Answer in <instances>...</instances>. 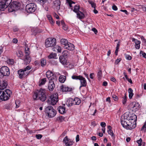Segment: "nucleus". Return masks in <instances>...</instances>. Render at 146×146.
<instances>
[{
	"instance_id": "680f3d73",
	"label": "nucleus",
	"mask_w": 146,
	"mask_h": 146,
	"mask_svg": "<svg viewBox=\"0 0 146 146\" xmlns=\"http://www.w3.org/2000/svg\"><path fill=\"white\" fill-rule=\"evenodd\" d=\"M13 30L14 32L18 31L19 30V29L17 27H15L13 28Z\"/></svg>"
},
{
	"instance_id": "b1692460",
	"label": "nucleus",
	"mask_w": 146,
	"mask_h": 146,
	"mask_svg": "<svg viewBox=\"0 0 146 146\" xmlns=\"http://www.w3.org/2000/svg\"><path fill=\"white\" fill-rule=\"evenodd\" d=\"M61 89L62 91L64 92L70 91L71 89L65 86L62 85L61 86Z\"/></svg>"
},
{
	"instance_id": "f03ea898",
	"label": "nucleus",
	"mask_w": 146,
	"mask_h": 146,
	"mask_svg": "<svg viewBox=\"0 0 146 146\" xmlns=\"http://www.w3.org/2000/svg\"><path fill=\"white\" fill-rule=\"evenodd\" d=\"M121 123L123 127L128 130H131L135 128L136 126V125L134 122H130L128 119H121Z\"/></svg>"
},
{
	"instance_id": "8fccbe9b",
	"label": "nucleus",
	"mask_w": 146,
	"mask_h": 146,
	"mask_svg": "<svg viewBox=\"0 0 146 146\" xmlns=\"http://www.w3.org/2000/svg\"><path fill=\"white\" fill-rule=\"evenodd\" d=\"M63 56H64V57L65 56H67L69 54V53L68 51L67 50H64V51L62 53Z\"/></svg>"
},
{
	"instance_id": "f3484780",
	"label": "nucleus",
	"mask_w": 146,
	"mask_h": 146,
	"mask_svg": "<svg viewBox=\"0 0 146 146\" xmlns=\"http://www.w3.org/2000/svg\"><path fill=\"white\" fill-rule=\"evenodd\" d=\"M59 59L60 62L63 65H67V60L64 56L62 55L60 56Z\"/></svg>"
},
{
	"instance_id": "69168bd1",
	"label": "nucleus",
	"mask_w": 146,
	"mask_h": 146,
	"mask_svg": "<svg viewBox=\"0 0 146 146\" xmlns=\"http://www.w3.org/2000/svg\"><path fill=\"white\" fill-rule=\"evenodd\" d=\"M112 8L113 10L114 11H116L117 10V6L115 5H114L112 7Z\"/></svg>"
},
{
	"instance_id": "774afa93",
	"label": "nucleus",
	"mask_w": 146,
	"mask_h": 146,
	"mask_svg": "<svg viewBox=\"0 0 146 146\" xmlns=\"http://www.w3.org/2000/svg\"><path fill=\"white\" fill-rule=\"evenodd\" d=\"M35 64L36 65H40V63L38 60L35 61L34 62Z\"/></svg>"
},
{
	"instance_id": "c756f323",
	"label": "nucleus",
	"mask_w": 146,
	"mask_h": 146,
	"mask_svg": "<svg viewBox=\"0 0 146 146\" xmlns=\"http://www.w3.org/2000/svg\"><path fill=\"white\" fill-rule=\"evenodd\" d=\"M40 63L41 66L42 67H44L46 65V60L44 58H42L40 60Z\"/></svg>"
},
{
	"instance_id": "4468645a",
	"label": "nucleus",
	"mask_w": 146,
	"mask_h": 146,
	"mask_svg": "<svg viewBox=\"0 0 146 146\" xmlns=\"http://www.w3.org/2000/svg\"><path fill=\"white\" fill-rule=\"evenodd\" d=\"M79 80L80 81V86L79 88L80 89L82 87H86L87 84L86 79L82 76H81Z\"/></svg>"
},
{
	"instance_id": "c03bdc74",
	"label": "nucleus",
	"mask_w": 146,
	"mask_h": 146,
	"mask_svg": "<svg viewBox=\"0 0 146 146\" xmlns=\"http://www.w3.org/2000/svg\"><path fill=\"white\" fill-rule=\"evenodd\" d=\"M108 134H109L113 133V131L111 129L112 127L111 126L108 125Z\"/></svg>"
},
{
	"instance_id": "a18cd8bd",
	"label": "nucleus",
	"mask_w": 146,
	"mask_h": 146,
	"mask_svg": "<svg viewBox=\"0 0 146 146\" xmlns=\"http://www.w3.org/2000/svg\"><path fill=\"white\" fill-rule=\"evenodd\" d=\"M123 99L122 100V103L124 105L126 103L127 101V96L125 94V95L124 97H123Z\"/></svg>"
},
{
	"instance_id": "f257e3e1",
	"label": "nucleus",
	"mask_w": 146,
	"mask_h": 146,
	"mask_svg": "<svg viewBox=\"0 0 146 146\" xmlns=\"http://www.w3.org/2000/svg\"><path fill=\"white\" fill-rule=\"evenodd\" d=\"M33 97L34 100L40 99L42 102L44 101L46 98L45 90L42 89L37 90L36 91Z\"/></svg>"
},
{
	"instance_id": "6e6552de",
	"label": "nucleus",
	"mask_w": 146,
	"mask_h": 146,
	"mask_svg": "<svg viewBox=\"0 0 146 146\" xmlns=\"http://www.w3.org/2000/svg\"><path fill=\"white\" fill-rule=\"evenodd\" d=\"M36 9V5L34 3L27 4L26 6V10L29 13H32Z\"/></svg>"
},
{
	"instance_id": "a19ab883",
	"label": "nucleus",
	"mask_w": 146,
	"mask_h": 146,
	"mask_svg": "<svg viewBox=\"0 0 146 146\" xmlns=\"http://www.w3.org/2000/svg\"><path fill=\"white\" fill-rule=\"evenodd\" d=\"M120 45V42H118V43L117 44V46L116 47V50L115 51V54L116 55H117L118 54V51L119 49V47Z\"/></svg>"
},
{
	"instance_id": "0eeeda50",
	"label": "nucleus",
	"mask_w": 146,
	"mask_h": 146,
	"mask_svg": "<svg viewBox=\"0 0 146 146\" xmlns=\"http://www.w3.org/2000/svg\"><path fill=\"white\" fill-rule=\"evenodd\" d=\"M56 39L53 38H47L45 42V45L46 47L54 46L56 44Z\"/></svg>"
},
{
	"instance_id": "79ce46f5",
	"label": "nucleus",
	"mask_w": 146,
	"mask_h": 146,
	"mask_svg": "<svg viewBox=\"0 0 146 146\" xmlns=\"http://www.w3.org/2000/svg\"><path fill=\"white\" fill-rule=\"evenodd\" d=\"M56 54L54 53H51L48 56L50 58H55L56 56Z\"/></svg>"
},
{
	"instance_id": "bb28decb",
	"label": "nucleus",
	"mask_w": 146,
	"mask_h": 146,
	"mask_svg": "<svg viewBox=\"0 0 146 146\" xmlns=\"http://www.w3.org/2000/svg\"><path fill=\"white\" fill-rule=\"evenodd\" d=\"M73 99L72 98H69L66 102V105L68 106H71L74 105L73 104Z\"/></svg>"
},
{
	"instance_id": "cd10ccee",
	"label": "nucleus",
	"mask_w": 146,
	"mask_h": 146,
	"mask_svg": "<svg viewBox=\"0 0 146 146\" xmlns=\"http://www.w3.org/2000/svg\"><path fill=\"white\" fill-rule=\"evenodd\" d=\"M52 50L54 51L60 52H61L62 49L60 47L56 45L55 47L53 48Z\"/></svg>"
},
{
	"instance_id": "2eb2a0df",
	"label": "nucleus",
	"mask_w": 146,
	"mask_h": 146,
	"mask_svg": "<svg viewBox=\"0 0 146 146\" xmlns=\"http://www.w3.org/2000/svg\"><path fill=\"white\" fill-rule=\"evenodd\" d=\"M54 6L57 10H59L60 8L61 2L60 0H55L53 1Z\"/></svg>"
},
{
	"instance_id": "e2e57ef3",
	"label": "nucleus",
	"mask_w": 146,
	"mask_h": 146,
	"mask_svg": "<svg viewBox=\"0 0 146 146\" xmlns=\"http://www.w3.org/2000/svg\"><path fill=\"white\" fill-rule=\"evenodd\" d=\"M121 59L120 58L117 59L115 61V64H117L118 63L121 61Z\"/></svg>"
},
{
	"instance_id": "58836bf2",
	"label": "nucleus",
	"mask_w": 146,
	"mask_h": 146,
	"mask_svg": "<svg viewBox=\"0 0 146 146\" xmlns=\"http://www.w3.org/2000/svg\"><path fill=\"white\" fill-rule=\"evenodd\" d=\"M69 141V139L66 136L64 139L63 141L65 144V145L66 146L67 144H68Z\"/></svg>"
},
{
	"instance_id": "4d7b16f0",
	"label": "nucleus",
	"mask_w": 146,
	"mask_h": 146,
	"mask_svg": "<svg viewBox=\"0 0 146 146\" xmlns=\"http://www.w3.org/2000/svg\"><path fill=\"white\" fill-rule=\"evenodd\" d=\"M23 70L24 71L25 74V76H27V75H29V74L30 73V72L31 71H27V70H25H25Z\"/></svg>"
},
{
	"instance_id": "2f4dec72",
	"label": "nucleus",
	"mask_w": 146,
	"mask_h": 146,
	"mask_svg": "<svg viewBox=\"0 0 146 146\" xmlns=\"http://www.w3.org/2000/svg\"><path fill=\"white\" fill-rule=\"evenodd\" d=\"M66 77L64 76H60L59 78V80L61 83H64L66 80Z\"/></svg>"
},
{
	"instance_id": "49530a36",
	"label": "nucleus",
	"mask_w": 146,
	"mask_h": 146,
	"mask_svg": "<svg viewBox=\"0 0 146 146\" xmlns=\"http://www.w3.org/2000/svg\"><path fill=\"white\" fill-rule=\"evenodd\" d=\"M141 40H142L143 42V43L144 45L146 46V39H145L144 37L143 36H142L141 37Z\"/></svg>"
},
{
	"instance_id": "de8ad7c7",
	"label": "nucleus",
	"mask_w": 146,
	"mask_h": 146,
	"mask_svg": "<svg viewBox=\"0 0 146 146\" xmlns=\"http://www.w3.org/2000/svg\"><path fill=\"white\" fill-rule=\"evenodd\" d=\"M64 118L63 116H60L57 118V120L60 121V122H62L64 120Z\"/></svg>"
},
{
	"instance_id": "603ef678",
	"label": "nucleus",
	"mask_w": 146,
	"mask_h": 146,
	"mask_svg": "<svg viewBox=\"0 0 146 146\" xmlns=\"http://www.w3.org/2000/svg\"><path fill=\"white\" fill-rule=\"evenodd\" d=\"M20 102L18 100H17L15 101V104L16 105V108H18L20 106Z\"/></svg>"
},
{
	"instance_id": "13d9d810",
	"label": "nucleus",
	"mask_w": 146,
	"mask_h": 146,
	"mask_svg": "<svg viewBox=\"0 0 146 146\" xmlns=\"http://www.w3.org/2000/svg\"><path fill=\"white\" fill-rule=\"evenodd\" d=\"M36 137L37 139H40L42 137V136L40 134H38L36 135Z\"/></svg>"
},
{
	"instance_id": "ea45409f",
	"label": "nucleus",
	"mask_w": 146,
	"mask_h": 146,
	"mask_svg": "<svg viewBox=\"0 0 146 146\" xmlns=\"http://www.w3.org/2000/svg\"><path fill=\"white\" fill-rule=\"evenodd\" d=\"M37 2H38L41 5H44L46 2L48 0H35Z\"/></svg>"
},
{
	"instance_id": "4c0bfd02",
	"label": "nucleus",
	"mask_w": 146,
	"mask_h": 146,
	"mask_svg": "<svg viewBox=\"0 0 146 146\" xmlns=\"http://www.w3.org/2000/svg\"><path fill=\"white\" fill-rule=\"evenodd\" d=\"M16 54L17 56L19 57H22L23 56V52L20 50H18Z\"/></svg>"
},
{
	"instance_id": "473e14b6",
	"label": "nucleus",
	"mask_w": 146,
	"mask_h": 146,
	"mask_svg": "<svg viewBox=\"0 0 146 146\" xmlns=\"http://www.w3.org/2000/svg\"><path fill=\"white\" fill-rule=\"evenodd\" d=\"M128 92L129 93V98L130 99H131L132 98L133 95V90L131 88H129L128 90Z\"/></svg>"
},
{
	"instance_id": "f8f14e48",
	"label": "nucleus",
	"mask_w": 146,
	"mask_h": 146,
	"mask_svg": "<svg viewBox=\"0 0 146 146\" xmlns=\"http://www.w3.org/2000/svg\"><path fill=\"white\" fill-rule=\"evenodd\" d=\"M46 76L49 80H55L56 76L50 71H47L46 72Z\"/></svg>"
},
{
	"instance_id": "9b49d317",
	"label": "nucleus",
	"mask_w": 146,
	"mask_h": 146,
	"mask_svg": "<svg viewBox=\"0 0 146 146\" xmlns=\"http://www.w3.org/2000/svg\"><path fill=\"white\" fill-rule=\"evenodd\" d=\"M130 107L133 111H137L140 108V106L137 103L133 102L130 104Z\"/></svg>"
},
{
	"instance_id": "5fc2aeb1",
	"label": "nucleus",
	"mask_w": 146,
	"mask_h": 146,
	"mask_svg": "<svg viewBox=\"0 0 146 146\" xmlns=\"http://www.w3.org/2000/svg\"><path fill=\"white\" fill-rule=\"evenodd\" d=\"M89 3L91 5L92 7H93L95 9L96 6L95 4L92 1H90L89 2Z\"/></svg>"
},
{
	"instance_id": "c85d7f7f",
	"label": "nucleus",
	"mask_w": 146,
	"mask_h": 146,
	"mask_svg": "<svg viewBox=\"0 0 146 146\" xmlns=\"http://www.w3.org/2000/svg\"><path fill=\"white\" fill-rule=\"evenodd\" d=\"M24 61L27 64H29L31 61V58L29 55H26L25 58L23 59Z\"/></svg>"
},
{
	"instance_id": "7ed1b4c3",
	"label": "nucleus",
	"mask_w": 146,
	"mask_h": 146,
	"mask_svg": "<svg viewBox=\"0 0 146 146\" xmlns=\"http://www.w3.org/2000/svg\"><path fill=\"white\" fill-rule=\"evenodd\" d=\"M11 93V91L9 89L5 90V92L0 91V100L4 101L8 100L10 97Z\"/></svg>"
},
{
	"instance_id": "c9c22d12",
	"label": "nucleus",
	"mask_w": 146,
	"mask_h": 146,
	"mask_svg": "<svg viewBox=\"0 0 146 146\" xmlns=\"http://www.w3.org/2000/svg\"><path fill=\"white\" fill-rule=\"evenodd\" d=\"M4 3L6 4L7 7L9 5H10V4L12 1V0H3Z\"/></svg>"
},
{
	"instance_id": "423d86ee",
	"label": "nucleus",
	"mask_w": 146,
	"mask_h": 146,
	"mask_svg": "<svg viewBox=\"0 0 146 146\" xmlns=\"http://www.w3.org/2000/svg\"><path fill=\"white\" fill-rule=\"evenodd\" d=\"M45 112L49 117H54L56 113V111L51 106H48L46 108Z\"/></svg>"
},
{
	"instance_id": "864d4df0",
	"label": "nucleus",
	"mask_w": 146,
	"mask_h": 146,
	"mask_svg": "<svg viewBox=\"0 0 146 146\" xmlns=\"http://www.w3.org/2000/svg\"><path fill=\"white\" fill-rule=\"evenodd\" d=\"M31 69V67L29 66H27L26 68L23 69V70H25L29 71Z\"/></svg>"
},
{
	"instance_id": "338daca9",
	"label": "nucleus",
	"mask_w": 146,
	"mask_h": 146,
	"mask_svg": "<svg viewBox=\"0 0 146 146\" xmlns=\"http://www.w3.org/2000/svg\"><path fill=\"white\" fill-rule=\"evenodd\" d=\"M92 31L94 32L95 34H96L98 32L97 30L95 28H92Z\"/></svg>"
},
{
	"instance_id": "393cba45",
	"label": "nucleus",
	"mask_w": 146,
	"mask_h": 146,
	"mask_svg": "<svg viewBox=\"0 0 146 146\" xmlns=\"http://www.w3.org/2000/svg\"><path fill=\"white\" fill-rule=\"evenodd\" d=\"M46 16L51 25H53L55 22L53 20L51 16L47 14Z\"/></svg>"
},
{
	"instance_id": "a211bd4d",
	"label": "nucleus",
	"mask_w": 146,
	"mask_h": 146,
	"mask_svg": "<svg viewBox=\"0 0 146 146\" xmlns=\"http://www.w3.org/2000/svg\"><path fill=\"white\" fill-rule=\"evenodd\" d=\"M18 73L19 75V77L20 79L26 77L25 74L23 69H20L18 71Z\"/></svg>"
},
{
	"instance_id": "4be33fe9",
	"label": "nucleus",
	"mask_w": 146,
	"mask_h": 146,
	"mask_svg": "<svg viewBox=\"0 0 146 146\" xmlns=\"http://www.w3.org/2000/svg\"><path fill=\"white\" fill-rule=\"evenodd\" d=\"M133 41H134L135 43V47L136 49H139L140 47V44L141 42L135 38H133Z\"/></svg>"
},
{
	"instance_id": "39448f33",
	"label": "nucleus",
	"mask_w": 146,
	"mask_h": 146,
	"mask_svg": "<svg viewBox=\"0 0 146 146\" xmlns=\"http://www.w3.org/2000/svg\"><path fill=\"white\" fill-rule=\"evenodd\" d=\"M10 74V70L7 66H3L0 68V78H2L4 76H9Z\"/></svg>"
},
{
	"instance_id": "9d476101",
	"label": "nucleus",
	"mask_w": 146,
	"mask_h": 146,
	"mask_svg": "<svg viewBox=\"0 0 146 146\" xmlns=\"http://www.w3.org/2000/svg\"><path fill=\"white\" fill-rule=\"evenodd\" d=\"M137 118V116L136 115L134 114H132L130 116L127 114H125L123 116V118L128 119V120L130 121V120H134V121L136 120Z\"/></svg>"
},
{
	"instance_id": "6ab92c4d",
	"label": "nucleus",
	"mask_w": 146,
	"mask_h": 146,
	"mask_svg": "<svg viewBox=\"0 0 146 146\" xmlns=\"http://www.w3.org/2000/svg\"><path fill=\"white\" fill-rule=\"evenodd\" d=\"M3 0H1L0 1V10L3 11L7 8V6L4 3Z\"/></svg>"
},
{
	"instance_id": "1a4fd4ad",
	"label": "nucleus",
	"mask_w": 146,
	"mask_h": 146,
	"mask_svg": "<svg viewBox=\"0 0 146 146\" xmlns=\"http://www.w3.org/2000/svg\"><path fill=\"white\" fill-rule=\"evenodd\" d=\"M58 101V96L56 94L52 95L50 97L47 101L49 104L54 105Z\"/></svg>"
},
{
	"instance_id": "052dcab7",
	"label": "nucleus",
	"mask_w": 146,
	"mask_h": 146,
	"mask_svg": "<svg viewBox=\"0 0 146 146\" xmlns=\"http://www.w3.org/2000/svg\"><path fill=\"white\" fill-rule=\"evenodd\" d=\"M125 57L126 59L128 60H130L132 58L129 55H126Z\"/></svg>"
},
{
	"instance_id": "3c124183",
	"label": "nucleus",
	"mask_w": 146,
	"mask_h": 146,
	"mask_svg": "<svg viewBox=\"0 0 146 146\" xmlns=\"http://www.w3.org/2000/svg\"><path fill=\"white\" fill-rule=\"evenodd\" d=\"M112 98L115 101H117L118 100V98L117 96L114 95H113L112 96Z\"/></svg>"
},
{
	"instance_id": "dca6fc26",
	"label": "nucleus",
	"mask_w": 146,
	"mask_h": 146,
	"mask_svg": "<svg viewBox=\"0 0 146 146\" xmlns=\"http://www.w3.org/2000/svg\"><path fill=\"white\" fill-rule=\"evenodd\" d=\"M65 48L70 50H73L74 49V44L69 42L66 45L64 46Z\"/></svg>"
},
{
	"instance_id": "412c9836",
	"label": "nucleus",
	"mask_w": 146,
	"mask_h": 146,
	"mask_svg": "<svg viewBox=\"0 0 146 146\" xmlns=\"http://www.w3.org/2000/svg\"><path fill=\"white\" fill-rule=\"evenodd\" d=\"M7 84L5 81H3L2 83L0 82V91H2L6 88Z\"/></svg>"
},
{
	"instance_id": "aec40b11",
	"label": "nucleus",
	"mask_w": 146,
	"mask_h": 146,
	"mask_svg": "<svg viewBox=\"0 0 146 146\" xmlns=\"http://www.w3.org/2000/svg\"><path fill=\"white\" fill-rule=\"evenodd\" d=\"M76 13H77V18L80 19H83L84 18L85 15L82 12L79 11Z\"/></svg>"
},
{
	"instance_id": "72a5a7b5",
	"label": "nucleus",
	"mask_w": 146,
	"mask_h": 146,
	"mask_svg": "<svg viewBox=\"0 0 146 146\" xmlns=\"http://www.w3.org/2000/svg\"><path fill=\"white\" fill-rule=\"evenodd\" d=\"M46 78H43L41 79L39 81V86H41L42 85H44L46 82Z\"/></svg>"
},
{
	"instance_id": "0e129e2a",
	"label": "nucleus",
	"mask_w": 146,
	"mask_h": 146,
	"mask_svg": "<svg viewBox=\"0 0 146 146\" xmlns=\"http://www.w3.org/2000/svg\"><path fill=\"white\" fill-rule=\"evenodd\" d=\"M100 125L103 127H105L106 125V123L104 122H102L101 123Z\"/></svg>"
},
{
	"instance_id": "bf43d9fd",
	"label": "nucleus",
	"mask_w": 146,
	"mask_h": 146,
	"mask_svg": "<svg viewBox=\"0 0 146 146\" xmlns=\"http://www.w3.org/2000/svg\"><path fill=\"white\" fill-rule=\"evenodd\" d=\"M109 135H111L112 139L113 141H114L115 138V136L114 134L113 133H112L109 134Z\"/></svg>"
},
{
	"instance_id": "6e6d98bb",
	"label": "nucleus",
	"mask_w": 146,
	"mask_h": 146,
	"mask_svg": "<svg viewBox=\"0 0 146 146\" xmlns=\"http://www.w3.org/2000/svg\"><path fill=\"white\" fill-rule=\"evenodd\" d=\"M98 76L99 78L101 77L102 76V71L100 70L98 73Z\"/></svg>"
},
{
	"instance_id": "37998d69",
	"label": "nucleus",
	"mask_w": 146,
	"mask_h": 146,
	"mask_svg": "<svg viewBox=\"0 0 146 146\" xmlns=\"http://www.w3.org/2000/svg\"><path fill=\"white\" fill-rule=\"evenodd\" d=\"M81 76H80V75L77 76L76 75H73L72 76V78L73 79H74V80H79L80 78L81 77Z\"/></svg>"
},
{
	"instance_id": "20e7f679",
	"label": "nucleus",
	"mask_w": 146,
	"mask_h": 146,
	"mask_svg": "<svg viewBox=\"0 0 146 146\" xmlns=\"http://www.w3.org/2000/svg\"><path fill=\"white\" fill-rule=\"evenodd\" d=\"M20 3L18 1H13L12 2L10 5L8 7V11L9 12H12L13 11L18 10L20 8Z\"/></svg>"
},
{
	"instance_id": "f704fd0d",
	"label": "nucleus",
	"mask_w": 146,
	"mask_h": 146,
	"mask_svg": "<svg viewBox=\"0 0 146 146\" xmlns=\"http://www.w3.org/2000/svg\"><path fill=\"white\" fill-rule=\"evenodd\" d=\"M25 46L26 48H25V54L26 55H29L30 53V52L29 51V48L27 47V44H26Z\"/></svg>"
},
{
	"instance_id": "ddd939ff",
	"label": "nucleus",
	"mask_w": 146,
	"mask_h": 146,
	"mask_svg": "<svg viewBox=\"0 0 146 146\" xmlns=\"http://www.w3.org/2000/svg\"><path fill=\"white\" fill-rule=\"evenodd\" d=\"M49 80L48 88L50 91L53 90L54 88L55 87V84L54 83V80Z\"/></svg>"
},
{
	"instance_id": "09e8293b",
	"label": "nucleus",
	"mask_w": 146,
	"mask_h": 146,
	"mask_svg": "<svg viewBox=\"0 0 146 146\" xmlns=\"http://www.w3.org/2000/svg\"><path fill=\"white\" fill-rule=\"evenodd\" d=\"M137 142L138 144V146H141L142 144V140L140 138L139 140L137 141Z\"/></svg>"
},
{
	"instance_id": "7c9ffc66",
	"label": "nucleus",
	"mask_w": 146,
	"mask_h": 146,
	"mask_svg": "<svg viewBox=\"0 0 146 146\" xmlns=\"http://www.w3.org/2000/svg\"><path fill=\"white\" fill-rule=\"evenodd\" d=\"M60 42L61 44L64 45V46L66 45L69 42L67 39L64 38L61 39L60 40Z\"/></svg>"
},
{
	"instance_id": "5701e85b",
	"label": "nucleus",
	"mask_w": 146,
	"mask_h": 146,
	"mask_svg": "<svg viewBox=\"0 0 146 146\" xmlns=\"http://www.w3.org/2000/svg\"><path fill=\"white\" fill-rule=\"evenodd\" d=\"M73 104L74 105H79L81 103V100L78 98H75L73 99Z\"/></svg>"
},
{
	"instance_id": "a878e982",
	"label": "nucleus",
	"mask_w": 146,
	"mask_h": 146,
	"mask_svg": "<svg viewBox=\"0 0 146 146\" xmlns=\"http://www.w3.org/2000/svg\"><path fill=\"white\" fill-rule=\"evenodd\" d=\"M58 110L59 112L63 114L65 113V107L63 106H60L58 108Z\"/></svg>"
},
{
	"instance_id": "e433bc0d",
	"label": "nucleus",
	"mask_w": 146,
	"mask_h": 146,
	"mask_svg": "<svg viewBox=\"0 0 146 146\" xmlns=\"http://www.w3.org/2000/svg\"><path fill=\"white\" fill-rule=\"evenodd\" d=\"M80 9V7L79 5H75L74 7V9L73 11L75 13H77L80 11L79 9Z\"/></svg>"
}]
</instances>
